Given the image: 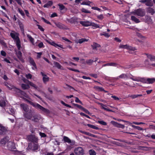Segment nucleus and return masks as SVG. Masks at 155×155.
<instances>
[{
  "label": "nucleus",
  "mask_w": 155,
  "mask_h": 155,
  "mask_svg": "<svg viewBox=\"0 0 155 155\" xmlns=\"http://www.w3.org/2000/svg\"><path fill=\"white\" fill-rule=\"evenodd\" d=\"M63 139L65 142L70 143L71 145H73L74 144V142L73 141H71L68 137L64 136Z\"/></svg>",
  "instance_id": "obj_20"
},
{
  "label": "nucleus",
  "mask_w": 155,
  "mask_h": 155,
  "mask_svg": "<svg viewBox=\"0 0 155 155\" xmlns=\"http://www.w3.org/2000/svg\"><path fill=\"white\" fill-rule=\"evenodd\" d=\"M25 100L37 109H39L43 112L46 113H49V110L48 109L43 107L39 104L36 103H33L26 99H25Z\"/></svg>",
  "instance_id": "obj_4"
},
{
  "label": "nucleus",
  "mask_w": 155,
  "mask_h": 155,
  "mask_svg": "<svg viewBox=\"0 0 155 155\" xmlns=\"http://www.w3.org/2000/svg\"><path fill=\"white\" fill-rule=\"evenodd\" d=\"M27 150L28 151L31 150L33 152H37L40 150V148L38 143H29Z\"/></svg>",
  "instance_id": "obj_2"
},
{
  "label": "nucleus",
  "mask_w": 155,
  "mask_h": 155,
  "mask_svg": "<svg viewBox=\"0 0 155 155\" xmlns=\"http://www.w3.org/2000/svg\"><path fill=\"white\" fill-rule=\"evenodd\" d=\"M98 123L104 126H106L107 125V123L103 120H99Z\"/></svg>",
  "instance_id": "obj_43"
},
{
  "label": "nucleus",
  "mask_w": 155,
  "mask_h": 155,
  "mask_svg": "<svg viewBox=\"0 0 155 155\" xmlns=\"http://www.w3.org/2000/svg\"><path fill=\"white\" fill-rule=\"evenodd\" d=\"M58 5L59 6V9L61 10H63L65 8V6L62 4H59Z\"/></svg>",
  "instance_id": "obj_45"
},
{
  "label": "nucleus",
  "mask_w": 155,
  "mask_h": 155,
  "mask_svg": "<svg viewBox=\"0 0 155 155\" xmlns=\"http://www.w3.org/2000/svg\"><path fill=\"white\" fill-rule=\"evenodd\" d=\"M130 78L133 80L134 81H140L144 83H147V78L146 79L145 78H134L132 77H130Z\"/></svg>",
  "instance_id": "obj_10"
},
{
  "label": "nucleus",
  "mask_w": 155,
  "mask_h": 155,
  "mask_svg": "<svg viewBox=\"0 0 155 155\" xmlns=\"http://www.w3.org/2000/svg\"><path fill=\"white\" fill-rule=\"evenodd\" d=\"M97 18L98 19H100V20H102L104 18V16L103 15L101 14L99 15H98L97 16Z\"/></svg>",
  "instance_id": "obj_57"
},
{
  "label": "nucleus",
  "mask_w": 155,
  "mask_h": 155,
  "mask_svg": "<svg viewBox=\"0 0 155 155\" xmlns=\"http://www.w3.org/2000/svg\"><path fill=\"white\" fill-rule=\"evenodd\" d=\"M41 74L43 76V80L44 83H45L49 81V78L46 74H45L42 72H41Z\"/></svg>",
  "instance_id": "obj_18"
},
{
  "label": "nucleus",
  "mask_w": 155,
  "mask_h": 155,
  "mask_svg": "<svg viewBox=\"0 0 155 155\" xmlns=\"http://www.w3.org/2000/svg\"><path fill=\"white\" fill-rule=\"evenodd\" d=\"M145 5L147 6L152 7L153 6V4L151 0H147L145 3Z\"/></svg>",
  "instance_id": "obj_26"
},
{
  "label": "nucleus",
  "mask_w": 155,
  "mask_h": 155,
  "mask_svg": "<svg viewBox=\"0 0 155 155\" xmlns=\"http://www.w3.org/2000/svg\"><path fill=\"white\" fill-rule=\"evenodd\" d=\"M147 84H152L155 82V78H147Z\"/></svg>",
  "instance_id": "obj_31"
},
{
  "label": "nucleus",
  "mask_w": 155,
  "mask_h": 155,
  "mask_svg": "<svg viewBox=\"0 0 155 155\" xmlns=\"http://www.w3.org/2000/svg\"><path fill=\"white\" fill-rule=\"evenodd\" d=\"M22 80L24 83H26L27 84H29V82H30L27 79H26L25 78H23Z\"/></svg>",
  "instance_id": "obj_56"
},
{
  "label": "nucleus",
  "mask_w": 155,
  "mask_h": 155,
  "mask_svg": "<svg viewBox=\"0 0 155 155\" xmlns=\"http://www.w3.org/2000/svg\"><path fill=\"white\" fill-rule=\"evenodd\" d=\"M74 151L75 155H84V150L81 147L75 148Z\"/></svg>",
  "instance_id": "obj_6"
},
{
  "label": "nucleus",
  "mask_w": 155,
  "mask_h": 155,
  "mask_svg": "<svg viewBox=\"0 0 155 155\" xmlns=\"http://www.w3.org/2000/svg\"><path fill=\"white\" fill-rule=\"evenodd\" d=\"M111 123L114 126L117 127L124 129L125 127V126L124 125L118 123L114 121H111Z\"/></svg>",
  "instance_id": "obj_12"
},
{
  "label": "nucleus",
  "mask_w": 155,
  "mask_h": 155,
  "mask_svg": "<svg viewBox=\"0 0 155 155\" xmlns=\"http://www.w3.org/2000/svg\"><path fill=\"white\" fill-rule=\"evenodd\" d=\"M25 100L37 109H39L43 112L46 113H49V110L48 109L43 107L39 104L36 103H33L26 99H25Z\"/></svg>",
  "instance_id": "obj_3"
},
{
  "label": "nucleus",
  "mask_w": 155,
  "mask_h": 155,
  "mask_svg": "<svg viewBox=\"0 0 155 155\" xmlns=\"http://www.w3.org/2000/svg\"><path fill=\"white\" fill-rule=\"evenodd\" d=\"M28 141H31V143H38V137L35 135H31L28 136Z\"/></svg>",
  "instance_id": "obj_9"
},
{
  "label": "nucleus",
  "mask_w": 155,
  "mask_h": 155,
  "mask_svg": "<svg viewBox=\"0 0 155 155\" xmlns=\"http://www.w3.org/2000/svg\"><path fill=\"white\" fill-rule=\"evenodd\" d=\"M38 46L39 48H41L44 47V45L43 43L42 42H41L38 45Z\"/></svg>",
  "instance_id": "obj_62"
},
{
  "label": "nucleus",
  "mask_w": 155,
  "mask_h": 155,
  "mask_svg": "<svg viewBox=\"0 0 155 155\" xmlns=\"http://www.w3.org/2000/svg\"><path fill=\"white\" fill-rule=\"evenodd\" d=\"M5 101H0V106L2 107H3L5 105Z\"/></svg>",
  "instance_id": "obj_55"
},
{
  "label": "nucleus",
  "mask_w": 155,
  "mask_h": 155,
  "mask_svg": "<svg viewBox=\"0 0 155 155\" xmlns=\"http://www.w3.org/2000/svg\"><path fill=\"white\" fill-rule=\"evenodd\" d=\"M28 60L29 61V62L34 67L35 69H37V68L36 66V65L35 62L34 60L31 57H29L28 58Z\"/></svg>",
  "instance_id": "obj_21"
},
{
  "label": "nucleus",
  "mask_w": 155,
  "mask_h": 155,
  "mask_svg": "<svg viewBox=\"0 0 155 155\" xmlns=\"http://www.w3.org/2000/svg\"><path fill=\"white\" fill-rule=\"evenodd\" d=\"M100 34L101 35H104L106 37H108L110 36L108 33H106L105 32H104L103 33H100Z\"/></svg>",
  "instance_id": "obj_52"
},
{
  "label": "nucleus",
  "mask_w": 155,
  "mask_h": 155,
  "mask_svg": "<svg viewBox=\"0 0 155 155\" xmlns=\"http://www.w3.org/2000/svg\"><path fill=\"white\" fill-rule=\"evenodd\" d=\"M10 36L16 42V45L18 50H20L21 46L20 44V41L18 36L19 34L15 32H12L10 34Z\"/></svg>",
  "instance_id": "obj_1"
},
{
  "label": "nucleus",
  "mask_w": 155,
  "mask_h": 155,
  "mask_svg": "<svg viewBox=\"0 0 155 155\" xmlns=\"http://www.w3.org/2000/svg\"><path fill=\"white\" fill-rule=\"evenodd\" d=\"M87 125L88 126V127L92 128L93 129H95V130H99V128L98 127H97L90 124H87Z\"/></svg>",
  "instance_id": "obj_37"
},
{
  "label": "nucleus",
  "mask_w": 155,
  "mask_h": 155,
  "mask_svg": "<svg viewBox=\"0 0 155 155\" xmlns=\"http://www.w3.org/2000/svg\"><path fill=\"white\" fill-rule=\"evenodd\" d=\"M94 62V60L92 59L87 60L86 61V63L89 65H91Z\"/></svg>",
  "instance_id": "obj_39"
},
{
  "label": "nucleus",
  "mask_w": 155,
  "mask_h": 155,
  "mask_svg": "<svg viewBox=\"0 0 155 155\" xmlns=\"http://www.w3.org/2000/svg\"><path fill=\"white\" fill-rule=\"evenodd\" d=\"M21 87L24 90L28 89L30 88V86L28 85L23 84H21Z\"/></svg>",
  "instance_id": "obj_32"
},
{
  "label": "nucleus",
  "mask_w": 155,
  "mask_h": 155,
  "mask_svg": "<svg viewBox=\"0 0 155 155\" xmlns=\"http://www.w3.org/2000/svg\"><path fill=\"white\" fill-rule=\"evenodd\" d=\"M133 123L134 124H136V125H140L141 124H145V123H143V122H141L139 123V122H133Z\"/></svg>",
  "instance_id": "obj_59"
},
{
  "label": "nucleus",
  "mask_w": 155,
  "mask_h": 155,
  "mask_svg": "<svg viewBox=\"0 0 155 155\" xmlns=\"http://www.w3.org/2000/svg\"><path fill=\"white\" fill-rule=\"evenodd\" d=\"M30 86L33 87L35 88L36 89L38 87L36 86L35 84L33 83L29 82V83L28 84Z\"/></svg>",
  "instance_id": "obj_47"
},
{
  "label": "nucleus",
  "mask_w": 155,
  "mask_h": 155,
  "mask_svg": "<svg viewBox=\"0 0 155 155\" xmlns=\"http://www.w3.org/2000/svg\"><path fill=\"white\" fill-rule=\"evenodd\" d=\"M37 26L38 27V28L41 31H44V29L41 25H37Z\"/></svg>",
  "instance_id": "obj_58"
},
{
  "label": "nucleus",
  "mask_w": 155,
  "mask_h": 155,
  "mask_svg": "<svg viewBox=\"0 0 155 155\" xmlns=\"http://www.w3.org/2000/svg\"><path fill=\"white\" fill-rule=\"evenodd\" d=\"M81 10L82 12L85 13H91L90 11L87 10V9L84 8H81Z\"/></svg>",
  "instance_id": "obj_42"
},
{
  "label": "nucleus",
  "mask_w": 155,
  "mask_h": 155,
  "mask_svg": "<svg viewBox=\"0 0 155 155\" xmlns=\"http://www.w3.org/2000/svg\"><path fill=\"white\" fill-rule=\"evenodd\" d=\"M132 127H133L134 128H135L136 129H137L138 130H143V128L141 127H140L139 126H136L134 125H132Z\"/></svg>",
  "instance_id": "obj_44"
},
{
  "label": "nucleus",
  "mask_w": 155,
  "mask_h": 155,
  "mask_svg": "<svg viewBox=\"0 0 155 155\" xmlns=\"http://www.w3.org/2000/svg\"><path fill=\"white\" fill-rule=\"evenodd\" d=\"M56 26L58 28H59L61 29H65V27L64 25H62V24L58 23L56 24Z\"/></svg>",
  "instance_id": "obj_35"
},
{
  "label": "nucleus",
  "mask_w": 155,
  "mask_h": 155,
  "mask_svg": "<svg viewBox=\"0 0 155 155\" xmlns=\"http://www.w3.org/2000/svg\"><path fill=\"white\" fill-rule=\"evenodd\" d=\"M117 65V64L114 63H109V66H116Z\"/></svg>",
  "instance_id": "obj_64"
},
{
  "label": "nucleus",
  "mask_w": 155,
  "mask_h": 155,
  "mask_svg": "<svg viewBox=\"0 0 155 155\" xmlns=\"http://www.w3.org/2000/svg\"><path fill=\"white\" fill-rule=\"evenodd\" d=\"M41 19L46 23L48 24H50L51 23H50V22L48 21V20H47L45 19L44 18H41Z\"/></svg>",
  "instance_id": "obj_60"
},
{
  "label": "nucleus",
  "mask_w": 155,
  "mask_h": 155,
  "mask_svg": "<svg viewBox=\"0 0 155 155\" xmlns=\"http://www.w3.org/2000/svg\"><path fill=\"white\" fill-rule=\"evenodd\" d=\"M119 47L120 48L126 49L133 51H134L136 50L135 48L132 47L127 44L125 45H120L119 46Z\"/></svg>",
  "instance_id": "obj_11"
},
{
  "label": "nucleus",
  "mask_w": 155,
  "mask_h": 155,
  "mask_svg": "<svg viewBox=\"0 0 155 155\" xmlns=\"http://www.w3.org/2000/svg\"><path fill=\"white\" fill-rule=\"evenodd\" d=\"M34 113V110H29L28 112L24 114L25 117L28 120L31 119L32 117L33 114Z\"/></svg>",
  "instance_id": "obj_7"
},
{
  "label": "nucleus",
  "mask_w": 155,
  "mask_h": 155,
  "mask_svg": "<svg viewBox=\"0 0 155 155\" xmlns=\"http://www.w3.org/2000/svg\"><path fill=\"white\" fill-rule=\"evenodd\" d=\"M82 110L84 111L86 113L88 114H90V113L86 108H85L84 107H82L81 109Z\"/></svg>",
  "instance_id": "obj_46"
},
{
  "label": "nucleus",
  "mask_w": 155,
  "mask_h": 155,
  "mask_svg": "<svg viewBox=\"0 0 155 155\" xmlns=\"http://www.w3.org/2000/svg\"><path fill=\"white\" fill-rule=\"evenodd\" d=\"M91 26H92L93 27H95L96 28H99V26L98 25H97V24H95L94 23L91 22Z\"/></svg>",
  "instance_id": "obj_50"
},
{
  "label": "nucleus",
  "mask_w": 155,
  "mask_h": 155,
  "mask_svg": "<svg viewBox=\"0 0 155 155\" xmlns=\"http://www.w3.org/2000/svg\"><path fill=\"white\" fill-rule=\"evenodd\" d=\"M146 20L148 22H151L152 21V19L151 18L148 16H146L145 17Z\"/></svg>",
  "instance_id": "obj_41"
},
{
  "label": "nucleus",
  "mask_w": 155,
  "mask_h": 155,
  "mask_svg": "<svg viewBox=\"0 0 155 155\" xmlns=\"http://www.w3.org/2000/svg\"><path fill=\"white\" fill-rule=\"evenodd\" d=\"M131 19L136 23H138L140 21L139 19L134 16H131Z\"/></svg>",
  "instance_id": "obj_29"
},
{
  "label": "nucleus",
  "mask_w": 155,
  "mask_h": 155,
  "mask_svg": "<svg viewBox=\"0 0 155 155\" xmlns=\"http://www.w3.org/2000/svg\"><path fill=\"white\" fill-rule=\"evenodd\" d=\"M54 64L55 67H56L58 69H61V68H62V66L60 64L57 62L54 61Z\"/></svg>",
  "instance_id": "obj_33"
},
{
  "label": "nucleus",
  "mask_w": 155,
  "mask_h": 155,
  "mask_svg": "<svg viewBox=\"0 0 155 155\" xmlns=\"http://www.w3.org/2000/svg\"><path fill=\"white\" fill-rule=\"evenodd\" d=\"M68 22L71 24H75L78 22V18L76 17H73L68 20Z\"/></svg>",
  "instance_id": "obj_19"
},
{
  "label": "nucleus",
  "mask_w": 155,
  "mask_h": 155,
  "mask_svg": "<svg viewBox=\"0 0 155 155\" xmlns=\"http://www.w3.org/2000/svg\"><path fill=\"white\" fill-rule=\"evenodd\" d=\"M27 37L30 40V41L32 43H33L34 42V39L30 35L28 34H27Z\"/></svg>",
  "instance_id": "obj_40"
},
{
  "label": "nucleus",
  "mask_w": 155,
  "mask_h": 155,
  "mask_svg": "<svg viewBox=\"0 0 155 155\" xmlns=\"http://www.w3.org/2000/svg\"><path fill=\"white\" fill-rule=\"evenodd\" d=\"M47 5L49 6V7L51 6L52 5L53 2L52 1H49L47 3Z\"/></svg>",
  "instance_id": "obj_63"
},
{
  "label": "nucleus",
  "mask_w": 155,
  "mask_h": 155,
  "mask_svg": "<svg viewBox=\"0 0 155 155\" xmlns=\"http://www.w3.org/2000/svg\"><path fill=\"white\" fill-rule=\"evenodd\" d=\"M130 77L127 74L123 73L121 75L116 78V79H118L119 78L121 79H127Z\"/></svg>",
  "instance_id": "obj_15"
},
{
  "label": "nucleus",
  "mask_w": 155,
  "mask_h": 155,
  "mask_svg": "<svg viewBox=\"0 0 155 155\" xmlns=\"http://www.w3.org/2000/svg\"><path fill=\"white\" fill-rule=\"evenodd\" d=\"M18 25H19L20 30H21V31H22V34L23 35H24L25 33H24V25H23L22 23L20 21H18Z\"/></svg>",
  "instance_id": "obj_25"
},
{
  "label": "nucleus",
  "mask_w": 155,
  "mask_h": 155,
  "mask_svg": "<svg viewBox=\"0 0 155 155\" xmlns=\"http://www.w3.org/2000/svg\"><path fill=\"white\" fill-rule=\"evenodd\" d=\"M25 77L27 79H31L32 78V76L31 74H26Z\"/></svg>",
  "instance_id": "obj_53"
},
{
  "label": "nucleus",
  "mask_w": 155,
  "mask_h": 155,
  "mask_svg": "<svg viewBox=\"0 0 155 155\" xmlns=\"http://www.w3.org/2000/svg\"><path fill=\"white\" fill-rule=\"evenodd\" d=\"M92 2L89 1H86L83 2L81 4L82 5H85L90 6L91 4L92 3Z\"/></svg>",
  "instance_id": "obj_34"
},
{
  "label": "nucleus",
  "mask_w": 155,
  "mask_h": 155,
  "mask_svg": "<svg viewBox=\"0 0 155 155\" xmlns=\"http://www.w3.org/2000/svg\"><path fill=\"white\" fill-rule=\"evenodd\" d=\"M9 140V137H6L2 139L0 142V143L1 144L4 145L6 143H7Z\"/></svg>",
  "instance_id": "obj_17"
},
{
  "label": "nucleus",
  "mask_w": 155,
  "mask_h": 155,
  "mask_svg": "<svg viewBox=\"0 0 155 155\" xmlns=\"http://www.w3.org/2000/svg\"><path fill=\"white\" fill-rule=\"evenodd\" d=\"M39 134L41 137H44L46 136V135L44 133L40 132Z\"/></svg>",
  "instance_id": "obj_61"
},
{
  "label": "nucleus",
  "mask_w": 155,
  "mask_h": 155,
  "mask_svg": "<svg viewBox=\"0 0 155 155\" xmlns=\"http://www.w3.org/2000/svg\"><path fill=\"white\" fill-rule=\"evenodd\" d=\"M80 23L83 26L85 27H88L91 26V22L89 21H80Z\"/></svg>",
  "instance_id": "obj_16"
},
{
  "label": "nucleus",
  "mask_w": 155,
  "mask_h": 155,
  "mask_svg": "<svg viewBox=\"0 0 155 155\" xmlns=\"http://www.w3.org/2000/svg\"><path fill=\"white\" fill-rule=\"evenodd\" d=\"M128 97H130L132 99H134L138 97L137 94H134L131 95H129L128 96Z\"/></svg>",
  "instance_id": "obj_48"
},
{
  "label": "nucleus",
  "mask_w": 155,
  "mask_h": 155,
  "mask_svg": "<svg viewBox=\"0 0 155 155\" xmlns=\"http://www.w3.org/2000/svg\"><path fill=\"white\" fill-rule=\"evenodd\" d=\"M94 88L98 91H105L104 88L101 87H100L98 86H95Z\"/></svg>",
  "instance_id": "obj_36"
},
{
  "label": "nucleus",
  "mask_w": 155,
  "mask_h": 155,
  "mask_svg": "<svg viewBox=\"0 0 155 155\" xmlns=\"http://www.w3.org/2000/svg\"><path fill=\"white\" fill-rule=\"evenodd\" d=\"M131 14L140 17H143L145 15V12L144 9L139 8L134 10L131 12Z\"/></svg>",
  "instance_id": "obj_5"
},
{
  "label": "nucleus",
  "mask_w": 155,
  "mask_h": 155,
  "mask_svg": "<svg viewBox=\"0 0 155 155\" xmlns=\"http://www.w3.org/2000/svg\"><path fill=\"white\" fill-rule=\"evenodd\" d=\"M87 41V39L85 38H83L81 39H79L76 41L75 42L77 44L78 43H79L80 44H81L84 42Z\"/></svg>",
  "instance_id": "obj_27"
},
{
  "label": "nucleus",
  "mask_w": 155,
  "mask_h": 155,
  "mask_svg": "<svg viewBox=\"0 0 155 155\" xmlns=\"http://www.w3.org/2000/svg\"><path fill=\"white\" fill-rule=\"evenodd\" d=\"M20 106L21 108L23 109V110L26 112V113L29 111V110L28 107L26 104L23 103L21 104Z\"/></svg>",
  "instance_id": "obj_13"
},
{
  "label": "nucleus",
  "mask_w": 155,
  "mask_h": 155,
  "mask_svg": "<svg viewBox=\"0 0 155 155\" xmlns=\"http://www.w3.org/2000/svg\"><path fill=\"white\" fill-rule=\"evenodd\" d=\"M89 153L90 155H96V153L94 150L92 149L89 151Z\"/></svg>",
  "instance_id": "obj_38"
},
{
  "label": "nucleus",
  "mask_w": 155,
  "mask_h": 155,
  "mask_svg": "<svg viewBox=\"0 0 155 155\" xmlns=\"http://www.w3.org/2000/svg\"><path fill=\"white\" fill-rule=\"evenodd\" d=\"M7 131V129L5 127L0 125V134H5Z\"/></svg>",
  "instance_id": "obj_23"
},
{
  "label": "nucleus",
  "mask_w": 155,
  "mask_h": 155,
  "mask_svg": "<svg viewBox=\"0 0 155 155\" xmlns=\"http://www.w3.org/2000/svg\"><path fill=\"white\" fill-rule=\"evenodd\" d=\"M18 11L22 16H24L25 15V14L23 11L20 8H18Z\"/></svg>",
  "instance_id": "obj_54"
},
{
  "label": "nucleus",
  "mask_w": 155,
  "mask_h": 155,
  "mask_svg": "<svg viewBox=\"0 0 155 155\" xmlns=\"http://www.w3.org/2000/svg\"><path fill=\"white\" fill-rule=\"evenodd\" d=\"M100 45L96 43H94L93 44L91 45V46L93 50L96 49L97 48L100 47Z\"/></svg>",
  "instance_id": "obj_28"
},
{
  "label": "nucleus",
  "mask_w": 155,
  "mask_h": 155,
  "mask_svg": "<svg viewBox=\"0 0 155 155\" xmlns=\"http://www.w3.org/2000/svg\"><path fill=\"white\" fill-rule=\"evenodd\" d=\"M19 51H18L16 52V54L18 58V59L21 60V61H22L23 60L22 57V54L21 52L20 51V50H18Z\"/></svg>",
  "instance_id": "obj_22"
},
{
  "label": "nucleus",
  "mask_w": 155,
  "mask_h": 155,
  "mask_svg": "<svg viewBox=\"0 0 155 155\" xmlns=\"http://www.w3.org/2000/svg\"><path fill=\"white\" fill-rule=\"evenodd\" d=\"M73 104L75 107H78V108H79L80 109H81L83 107H82L81 106L79 105V104Z\"/></svg>",
  "instance_id": "obj_51"
},
{
  "label": "nucleus",
  "mask_w": 155,
  "mask_h": 155,
  "mask_svg": "<svg viewBox=\"0 0 155 155\" xmlns=\"http://www.w3.org/2000/svg\"><path fill=\"white\" fill-rule=\"evenodd\" d=\"M40 118L41 117L40 115H35L33 116V118L32 117L31 120L34 122H37L39 121Z\"/></svg>",
  "instance_id": "obj_14"
},
{
  "label": "nucleus",
  "mask_w": 155,
  "mask_h": 155,
  "mask_svg": "<svg viewBox=\"0 0 155 155\" xmlns=\"http://www.w3.org/2000/svg\"><path fill=\"white\" fill-rule=\"evenodd\" d=\"M75 101L78 103H79L83 105L82 102L77 97H75Z\"/></svg>",
  "instance_id": "obj_49"
},
{
  "label": "nucleus",
  "mask_w": 155,
  "mask_h": 155,
  "mask_svg": "<svg viewBox=\"0 0 155 155\" xmlns=\"http://www.w3.org/2000/svg\"><path fill=\"white\" fill-rule=\"evenodd\" d=\"M14 91L17 95L20 97L23 96L26 97H28V95L25 92L18 88H15L14 89Z\"/></svg>",
  "instance_id": "obj_8"
},
{
  "label": "nucleus",
  "mask_w": 155,
  "mask_h": 155,
  "mask_svg": "<svg viewBox=\"0 0 155 155\" xmlns=\"http://www.w3.org/2000/svg\"><path fill=\"white\" fill-rule=\"evenodd\" d=\"M147 57L151 61H155V56L151 54H146Z\"/></svg>",
  "instance_id": "obj_30"
},
{
  "label": "nucleus",
  "mask_w": 155,
  "mask_h": 155,
  "mask_svg": "<svg viewBox=\"0 0 155 155\" xmlns=\"http://www.w3.org/2000/svg\"><path fill=\"white\" fill-rule=\"evenodd\" d=\"M147 13H149L151 15H153L155 13V11L153 9L150 7H148L147 8Z\"/></svg>",
  "instance_id": "obj_24"
}]
</instances>
